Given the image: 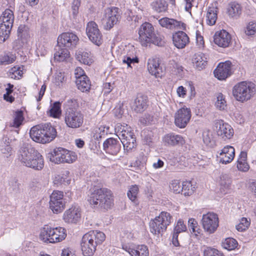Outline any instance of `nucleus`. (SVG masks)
<instances>
[{
  "label": "nucleus",
  "mask_w": 256,
  "mask_h": 256,
  "mask_svg": "<svg viewBox=\"0 0 256 256\" xmlns=\"http://www.w3.org/2000/svg\"><path fill=\"white\" fill-rule=\"evenodd\" d=\"M105 240L104 232L98 230H91L83 236L81 242V248L84 256H92L98 244Z\"/></svg>",
  "instance_id": "f257e3e1"
},
{
  "label": "nucleus",
  "mask_w": 256,
  "mask_h": 256,
  "mask_svg": "<svg viewBox=\"0 0 256 256\" xmlns=\"http://www.w3.org/2000/svg\"><path fill=\"white\" fill-rule=\"evenodd\" d=\"M90 204L94 208H110L114 204L112 191L106 188L95 190L88 199Z\"/></svg>",
  "instance_id": "f03ea898"
},
{
  "label": "nucleus",
  "mask_w": 256,
  "mask_h": 256,
  "mask_svg": "<svg viewBox=\"0 0 256 256\" xmlns=\"http://www.w3.org/2000/svg\"><path fill=\"white\" fill-rule=\"evenodd\" d=\"M30 135L34 141L46 144L56 137V131L50 124H46L33 126L30 130Z\"/></svg>",
  "instance_id": "7ed1b4c3"
},
{
  "label": "nucleus",
  "mask_w": 256,
  "mask_h": 256,
  "mask_svg": "<svg viewBox=\"0 0 256 256\" xmlns=\"http://www.w3.org/2000/svg\"><path fill=\"white\" fill-rule=\"evenodd\" d=\"M138 34L139 41L143 46H146L150 44L158 46L162 45V36L154 33V28L149 22H146L140 26L138 30Z\"/></svg>",
  "instance_id": "20e7f679"
},
{
  "label": "nucleus",
  "mask_w": 256,
  "mask_h": 256,
  "mask_svg": "<svg viewBox=\"0 0 256 256\" xmlns=\"http://www.w3.org/2000/svg\"><path fill=\"white\" fill-rule=\"evenodd\" d=\"M232 92L234 97L237 101L244 102L254 96L256 88L252 82L243 81L236 84L233 87Z\"/></svg>",
  "instance_id": "39448f33"
},
{
  "label": "nucleus",
  "mask_w": 256,
  "mask_h": 256,
  "mask_svg": "<svg viewBox=\"0 0 256 256\" xmlns=\"http://www.w3.org/2000/svg\"><path fill=\"white\" fill-rule=\"evenodd\" d=\"M66 236V230L62 227L52 228L45 225L40 234V239L46 243H56L64 240Z\"/></svg>",
  "instance_id": "423d86ee"
},
{
  "label": "nucleus",
  "mask_w": 256,
  "mask_h": 256,
  "mask_svg": "<svg viewBox=\"0 0 256 256\" xmlns=\"http://www.w3.org/2000/svg\"><path fill=\"white\" fill-rule=\"evenodd\" d=\"M172 216L170 213L162 212L158 216L150 221V232L158 236H162L166 231L168 226L172 223Z\"/></svg>",
  "instance_id": "0eeeda50"
},
{
  "label": "nucleus",
  "mask_w": 256,
  "mask_h": 256,
  "mask_svg": "<svg viewBox=\"0 0 256 256\" xmlns=\"http://www.w3.org/2000/svg\"><path fill=\"white\" fill-rule=\"evenodd\" d=\"M14 16L13 11L6 9L0 16V42H4L9 37L13 26Z\"/></svg>",
  "instance_id": "6e6552de"
},
{
  "label": "nucleus",
  "mask_w": 256,
  "mask_h": 256,
  "mask_svg": "<svg viewBox=\"0 0 256 256\" xmlns=\"http://www.w3.org/2000/svg\"><path fill=\"white\" fill-rule=\"evenodd\" d=\"M117 136L123 144L124 150L128 152L136 146V140L134 132L127 125L122 126L118 130Z\"/></svg>",
  "instance_id": "1a4fd4ad"
},
{
  "label": "nucleus",
  "mask_w": 256,
  "mask_h": 256,
  "mask_svg": "<svg viewBox=\"0 0 256 256\" xmlns=\"http://www.w3.org/2000/svg\"><path fill=\"white\" fill-rule=\"evenodd\" d=\"M84 121L82 114L77 110L68 108L64 113V122L66 126L72 128L80 127Z\"/></svg>",
  "instance_id": "9d476101"
},
{
  "label": "nucleus",
  "mask_w": 256,
  "mask_h": 256,
  "mask_svg": "<svg viewBox=\"0 0 256 256\" xmlns=\"http://www.w3.org/2000/svg\"><path fill=\"white\" fill-rule=\"evenodd\" d=\"M119 10L116 7L106 8L104 10V17L102 20L104 28L106 30H110L117 24L120 19Z\"/></svg>",
  "instance_id": "9b49d317"
},
{
  "label": "nucleus",
  "mask_w": 256,
  "mask_h": 256,
  "mask_svg": "<svg viewBox=\"0 0 256 256\" xmlns=\"http://www.w3.org/2000/svg\"><path fill=\"white\" fill-rule=\"evenodd\" d=\"M63 198V192L59 190H54L50 196V208L54 214L60 213L64 210L65 202Z\"/></svg>",
  "instance_id": "f8f14e48"
},
{
  "label": "nucleus",
  "mask_w": 256,
  "mask_h": 256,
  "mask_svg": "<svg viewBox=\"0 0 256 256\" xmlns=\"http://www.w3.org/2000/svg\"><path fill=\"white\" fill-rule=\"evenodd\" d=\"M218 215L214 212H208L203 214L202 219V224L204 230L211 234L214 233L218 226Z\"/></svg>",
  "instance_id": "ddd939ff"
},
{
  "label": "nucleus",
  "mask_w": 256,
  "mask_h": 256,
  "mask_svg": "<svg viewBox=\"0 0 256 256\" xmlns=\"http://www.w3.org/2000/svg\"><path fill=\"white\" fill-rule=\"evenodd\" d=\"M50 160H76L77 155L75 152L62 148H56L48 154Z\"/></svg>",
  "instance_id": "4468645a"
},
{
  "label": "nucleus",
  "mask_w": 256,
  "mask_h": 256,
  "mask_svg": "<svg viewBox=\"0 0 256 256\" xmlns=\"http://www.w3.org/2000/svg\"><path fill=\"white\" fill-rule=\"evenodd\" d=\"M86 33L90 40L94 44L100 46L102 42V36L97 24L92 21L88 23Z\"/></svg>",
  "instance_id": "2eb2a0df"
},
{
  "label": "nucleus",
  "mask_w": 256,
  "mask_h": 256,
  "mask_svg": "<svg viewBox=\"0 0 256 256\" xmlns=\"http://www.w3.org/2000/svg\"><path fill=\"white\" fill-rule=\"evenodd\" d=\"M192 116L190 110L186 106L180 108L174 114V124L180 128H184Z\"/></svg>",
  "instance_id": "dca6fc26"
},
{
  "label": "nucleus",
  "mask_w": 256,
  "mask_h": 256,
  "mask_svg": "<svg viewBox=\"0 0 256 256\" xmlns=\"http://www.w3.org/2000/svg\"><path fill=\"white\" fill-rule=\"evenodd\" d=\"M217 135L223 140L231 139L234 136V130L228 124L222 120H217L215 123Z\"/></svg>",
  "instance_id": "f3484780"
},
{
  "label": "nucleus",
  "mask_w": 256,
  "mask_h": 256,
  "mask_svg": "<svg viewBox=\"0 0 256 256\" xmlns=\"http://www.w3.org/2000/svg\"><path fill=\"white\" fill-rule=\"evenodd\" d=\"M79 41L78 36L72 32H64L58 36V43L64 47L73 48L76 46Z\"/></svg>",
  "instance_id": "a211bd4d"
},
{
  "label": "nucleus",
  "mask_w": 256,
  "mask_h": 256,
  "mask_svg": "<svg viewBox=\"0 0 256 256\" xmlns=\"http://www.w3.org/2000/svg\"><path fill=\"white\" fill-rule=\"evenodd\" d=\"M81 211L78 206H72L63 214V220L68 224H77L80 220Z\"/></svg>",
  "instance_id": "6ab92c4d"
},
{
  "label": "nucleus",
  "mask_w": 256,
  "mask_h": 256,
  "mask_svg": "<svg viewBox=\"0 0 256 256\" xmlns=\"http://www.w3.org/2000/svg\"><path fill=\"white\" fill-rule=\"evenodd\" d=\"M232 62L226 61L220 63L214 72V76L220 80H224L229 76L231 74Z\"/></svg>",
  "instance_id": "aec40b11"
},
{
  "label": "nucleus",
  "mask_w": 256,
  "mask_h": 256,
  "mask_svg": "<svg viewBox=\"0 0 256 256\" xmlns=\"http://www.w3.org/2000/svg\"><path fill=\"white\" fill-rule=\"evenodd\" d=\"M158 24L161 26L170 30L186 29V24L184 22L167 17L160 19Z\"/></svg>",
  "instance_id": "412c9836"
},
{
  "label": "nucleus",
  "mask_w": 256,
  "mask_h": 256,
  "mask_svg": "<svg viewBox=\"0 0 256 256\" xmlns=\"http://www.w3.org/2000/svg\"><path fill=\"white\" fill-rule=\"evenodd\" d=\"M231 39L230 34L224 30L216 32L214 36V43L222 48L228 46L231 42Z\"/></svg>",
  "instance_id": "4be33fe9"
},
{
  "label": "nucleus",
  "mask_w": 256,
  "mask_h": 256,
  "mask_svg": "<svg viewBox=\"0 0 256 256\" xmlns=\"http://www.w3.org/2000/svg\"><path fill=\"white\" fill-rule=\"evenodd\" d=\"M172 41L174 46L178 48H183L189 42V38L182 31H178L173 34Z\"/></svg>",
  "instance_id": "5701e85b"
},
{
  "label": "nucleus",
  "mask_w": 256,
  "mask_h": 256,
  "mask_svg": "<svg viewBox=\"0 0 256 256\" xmlns=\"http://www.w3.org/2000/svg\"><path fill=\"white\" fill-rule=\"evenodd\" d=\"M104 149L106 152L112 155L116 154L120 150L118 141L114 138H108L103 144Z\"/></svg>",
  "instance_id": "b1692460"
},
{
  "label": "nucleus",
  "mask_w": 256,
  "mask_h": 256,
  "mask_svg": "<svg viewBox=\"0 0 256 256\" xmlns=\"http://www.w3.org/2000/svg\"><path fill=\"white\" fill-rule=\"evenodd\" d=\"M18 38L16 43L19 44V48L24 46L30 40L29 28L24 24H20L18 30Z\"/></svg>",
  "instance_id": "393cba45"
},
{
  "label": "nucleus",
  "mask_w": 256,
  "mask_h": 256,
  "mask_svg": "<svg viewBox=\"0 0 256 256\" xmlns=\"http://www.w3.org/2000/svg\"><path fill=\"white\" fill-rule=\"evenodd\" d=\"M148 102V100L146 96L139 94L134 100L132 106V108L136 112H142L147 108Z\"/></svg>",
  "instance_id": "a878e982"
},
{
  "label": "nucleus",
  "mask_w": 256,
  "mask_h": 256,
  "mask_svg": "<svg viewBox=\"0 0 256 256\" xmlns=\"http://www.w3.org/2000/svg\"><path fill=\"white\" fill-rule=\"evenodd\" d=\"M63 46L58 44L55 48L56 52L54 54V59L58 62L66 60L70 57L69 51L66 48H62Z\"/></svg>",
  "instance_id": "bb28decb"
},
{
  "label": "nucleus",
  "mask_w": 256,
  "mask_h": 256,
  "mask_svg": "<svg viewBox=\"0 0 256 256\" xmlns=\"http://www.w3.org/2000/svg\"><path fill=\"white\" fill-rule=\"evenodd\" d=\"M162 140L168 146L182 144L184 141L182 136L174 134H168L165 135L163 137Z\"/></svg>",
  "instance_id": "cd10ccee"
},
{
  "label": "nucleus",
  "mask_w": 256,
  "mask_h": 256,
  "mask_svg": "<svg viewBox=\"0 0 256 256\" xmlns=\"http://www.w3.org/2000/svg\"><path fill=\"white\" fill-rule=\"evenodd\" d=\"M148 70L150 74L156 77H160L162 72L158 61L154 58L149 59L148 62Z\"/></svg>",
  "instance_id": "c85d7f7f"
},
{
  "label": "nucleus",
  "mask_w": 256,
  "mask_h": 256,
  "mask_svg": "<svg viewBox=\"0 0 256 256\" xmlns=\"http://www.w3.org/2000/svg\"><path fill=\"white\" fill-rule=\"evenodd\" d=\"M192 63L198 70L203 69L207 64L206 56L202 52L196 54L193 58Z\"/></svg>",
  "instance_id": "c756f323"
},
{
  "label": "nucleus",
  "mask_w": 256,
  "mask_h": 256,
  "mask_svg": "<svg viewBox=\"0 0 256 256\" xmlns=\"http://www.w3.org/2000/svg\"><path fill=\"white\" fill-rule=\"evenodd\" d=\"M232 180L230 176L226 174H222L220 177L219 184L220 190L224 194H226L230 190Z\"/></svg>",
  "instance_id": "7c9ffc66"
},
{
  "label": "nucleus",
  "mask_w": 256,
  "mask_h": 256,
  "mask_svg": "<svg viewBox=\"0 0 256 256\" xmlns=\"http://www.w3.org/2000/svg\"><path fill=\"white\" fill-rule=\"evenodd\" d=\"M76 84L78 88L83 92H88L90 89L91 82L88 76L76 80Z\"/></svg>",
  "instance_id": "2f4dec72"
},
{
  "label": "nucleus",
  "mask_w": 256,
  "mask_h": 256,
  "mask_svg": "<svg viewBox=\"0 0 256 256\" xmlns=\"http://www.w3.org/2000/svg\"><path fill=\"white\" fill-rule=\"evenodd\" d=\"M242 8L236 2H230L228 8V13L229 16L234 18H238L242 14Z\"/></svg>",
  "instance_id": "473e14b6"
},
{
  "label": "nucleus",
  "mask_w": 256,
  "mask_h": 256,
  "mask_svg": "<svg viewBox=\"0 0 256 256\" xmlns=\"http://www.w3.org/2000/svg\"><path fill=\"white\" fill-rule=\"evenodd\" d=\"M76 57L78 60L84 64L90 65L93 62L90 54L82 50H79L76 52Z\"/></svg>",
  "instance_id": "72a5a7b5"
},
{
  "label": "nucleus",
  "mask_w": 256,
  "mask_h": 256,
  "mask_svg": "<svg viewBox=\"0 0 256 256\" xmlns=\"http://www.w3.org/2000/svg\"><path fill=\"white\" fill-rule=\"evenodd\" d=\"M235 156V150L232 146H224L220 153V160H234Z\"/></svg>",
  "instance_id": "f704fd0d"
},
{
  "label": "nucleus",
  "mask_w": 256,
  "mask_h": 256,
  "mask_svg": "<svg viewBox=\"0 0 256 256\" xmlns=\"http://www.w3.org/2000/svg\"><path fill=\"white\" fill-rule=\"evenodd\" d=\"M30 152L26 148H22L19 151L18 160H41L43 159L42 156L37 151L34 150V155L35 158H29Z\"/></svg>",
  "instance_id": "c9c22d12"
},
{
  "label": "nucleus",
  "mask_w": 256,
  "mask_h": 256,
  "mask_svg": "<svg viewBox=\"0 0 256 256\" xmlns=\"http://www.w3.org/2000/svg\"><path fill=\"white\" fill-rule=\"evenodd\" d=\"M217 8L216 6H209L206 16V23L209 26H213L217 20Z\"/></svg>",
  "instance_id": "e433bc0d"
},
{
  "label": "nucleus",
  "mask_w": 256,
  "mask_h": 256,
  "mask_svg": "<svg viewBox=\"0 0 256 256\" xmlns=\"http://www.w3.org/2000/svg\"><path fill=\"white\" fill-rule=\"evenodd\" d=\"M132 256H149L148 246L144 244L138 245L130 252Z\"/></svg>",
  "instance_id": "4c0bfd02"
},
{
  "label": "nucleus",
  "mask_w": 256,
  "mask_h": 256,
  "mask_svg": "<svg viewBox=\"0 0 256 256\" xmlns=\"http://www.w3.org/2000/svg\"><path fill=\"white\" fill-rule=\"evenodd\" d=\"M124 64H126L128 68H132V65L138 62L139 60L137 56L130 54L124 56L122 60Z\"/></svg>",
  "instance_id": "58836bf2"
},
{
  "label": "nucleus",
  "mask_w": 256,
  "mask_h": 256,
  "mask_svg": "<svg viewBox=\"0 0 256 256\" xmlns=\"http://www.w3.org/2000/svg\"><path fill=\"white\" fill-rule=\"evenodd\" d=\"M217 109L222 110H224L226 106V102L225 100L224 96L222 93H218L216 95V100L214 104Z\"/></svg>",
  "instance_id": "ea45409f"
},
{
  "label": "nucleus",
  "mask_w": 256,
  "mask_h": 256,
  "mask_svg": "<svg viewBox=\"0 0 256 256\" xmlns=\"http://www.w3.org/2000/svg\"><path fill=\"white\" fill-rule=\"evenodd\" d=\"M24 166L35 170H41L44 166V161H22Z\"/></svg>",
  "instance_id": "a19ab883"
},
{
  "label": "nucleus",
  "mask_w": 256,
  "mask_h": 256,
  "mask_svg": "<svg viewBox=\"0 0 256 256\" xmlns=\"http://www.w3.org/2000/svg\"><path fill=\"white\" fill-rule=\"evenodd\" d=\"M61 112L60 103L58 102H54V104L51 106V108L48 112L49 116L54 118H59L61 114Z\"/></svg>",
  "instance_id": "79ce46f5"
},
{
  "label": "nucleus",
  "mask_w": 256,
  "mask_h": 256,
  "mask_svg": "<svg viewBox=\"0 0 256 256\" xmlns=\"http://www.w3.org/2000/svg\"><path fill=\"white\" fill-rule=\"evenodd\" d=\"M238 243L237 241L231 238H226L222 242V246L224 248L228 250H234L238 246Z\"/></svg>",
  "instance_id": "37998d69"
},
{
  "label": "nucleus",
  "mask_w": 256,
  "mask_h": 256,
  "mask_svg": "<svg viewBox=\"0 0 256 256\" xmlns=\"http://www.w3.org/2000/svg\"><path fill=\"white\" fill-rule=\"evenodd\" d=\"M181 188H182L181 192H183L185 196L192 195L194 190V187H192L191 182L188 181L182 182Z\"/></svg>",
  "instance_id": "c03bdc74"
},
{
  "label": "nucleus",
  "mask_w": 256,
  "mask_h": 256,
  "mask_svg": "<svg viewBox=\"0 0 256 256\" xmlns=\"http://www.w3.org/2000/svg\"><path fill=\"white\" fill-rule=\"evenodd\" d=\"M109 128L100 126L96 128L95 130V133L94 134V138L95 140H98L104 138L108 132Z\"/></svg>",
  "instance_id": "a18cd8bd"
},
{
  "label": "nucleus",
  "mask_w": 256,
  "mask_h": 256,
  "mask_svg": "<svg viewBox=\"0 0 256 256\" xmlns=\"http://www.w3.org/2000/svg\"><path fill=\"white\" fill-rule=\"evenodd\" d=\"M23 74L20 67L14 66L11 68L8 72V76L12 78L19 79Z\"/></svg>",
  "instance_id": "49530a36"
},
{
  "label": "nucleus",
  "mask_w": 256,
  "mask_h": 256,
  "mask_svg": "<svg viewBox=\"0 0 256 256\" xmlns=\"http://www.w3.org/2000/svg\"><path fill=\"white\" fill-rule=\"evenodd\" d=\"M138 192V187L136 185L132 186L127 192L128 198L132 202H135Z\"/></svg>",
  "instance_id": "de8ad7c7"
},
{
  "label": "nucleus",
  "mask_w": 256,
  "mask_h": 256,
  "mask_svg": "<svg viewBox=\"0 0 256 256\" xmlns=\"http://www.w3.org/2000/svg\"><path fill=\"white\" fill-rule=\"evenodd\" d=\"M204 256H224V254L217 249L210 247H206L204 250Z\"/></svg>",
  "instance_id": "09e8293b"
},
{
  "label": "nucleus",
  "mask_w": 256,
  "mask_h": 256,
  "mask_svg": "<svg viewBox=\"0 0 256 256\" xmlns=\"http://www.w3.org/2000/svg\"><path fill=\"white\" fill-rule=\"evenodd\" d=\"M24 120L22 111H18L15 114V116L12 126L15 128L19 127Z\"/></svg>",
  "instance_id": "8fccbe9b"
},
{
  "label": "nucleus",
  "mask_w": 256,
  "mask_h": 256,
  "mask_svg": "<svg viewBox=\"0 0 256 256\" xmlns=\"http://www.w3.org/2000/svg\"><path fill=\"white\" fill-rule=\"evenodd\" d=\"M16 58L12 55L4 54L0 56V65H7L12 63Z\"/></svg>",
  "instance_id": "3c124183"
},
{
  "label": "nucleus",
  "mask_w": 256,
  "mask_h": 256,
  "mask_svg": "<svg viewBox=\"0 0 256 256\" xmlns=\"http://www.w3.org/2000/svg\"><path fill=\"white\" fill-rule=\"evenodd\" d=\"M179 180H174L171 182L170 185V190L174 193L180 194L182 190Z\"/></svg>",
  "instance_id": "603ef678"
},
{
  "label": "nucleus",
  "mask_w": 256,
  "mask_h": 256,
  "mask_svg": "<svg viewBox=\"0 0 256 256\" xmlns=\"http://www.w3.org/2000/svg\"><path fill=\"white\" fill-rule=\"evenodd\" d=\"M250 224V222L248 221L246 218H242L240 222L236 226V229L239 232L246 230Z\"/></svg>",
  "instance_id": "864d4df0"
},
{
  "label": "nucleus",
  "mask_w": 256,
  "mask_h": 256,
  "mask_svg": "<svg viewBox=\"0 0 256 256\" xmlns=\"http://www.w3.org/2000/svg\"><path fill=\"white\" fill-rule=\"evenodd\" d=\"M245 33L248 36H252L256 33V22H250L246 28Z\"/></svg>",
  "instance_id": "5fc2aeb1"
},
{
  "label": "nucleus",
  "mask_w": 256,
  "mask_h": 256,
  "mask_svg": "<svg viewBox=\"0 0 256 256\" xmlns=\"http://www.w3.org/2000/svg\"><path fill=\"white\" fill-rule=\"evenodd\" d=\"M70 179H67V178L61 175L56 176L54 180V184L55 185H56L57 186L60 185L62 184H66V183L67 184H70Z\"/></svg>",
  "instance_id": "6e6d98bb"
},
{
  "label": "nucleus",
  "mask_w": 256,
  "mask_h": 256,
  "mask_svg": "<svg viewBox=\"0 0 256 256\" xmlns=\"http://www.w3.org/2000/svg\"><path fill=\"white\" fill-rule=\"evenodd\" d=\"M186 230V226L184 224V222L181 220H179L174 230V233L178 234L180 232H184Z\"/></svg>",
  "instance_id": "4d7b16f0"
},
{
  "label": "nucleus",
  "mask_w": 256,
  "mask_h": 256,
  "mask_svg": "<svg viewBox=\"0 0 256 256\" xmlns=\"http://www.w3.org/2000/svg\"><path fill=\"white\" fill-rule=\"evenodd\" d=\"M45 184L42 182V180L39 178H34L31 183L30 186L33 188L34 190H38L44 187Z\"/></svg>",
  "instance_id": "13d9d810"
},
{
  "label": "nucleus",
  "mask_w": 256,
  "mask_h": 256,
  "mask_svg": "<svg viewBox=\"0 0 256 256\" xmlns=\"http://www.w3.org/2000/svg\"><path fill=\"white\" fill-rule=\"evenodd\" d=\"M154 9L158 12H165L167 8V4L164 2H157L154 4Z\"/></svg>",
  "instance_id": "bf43d9fd"
},
{
  "label": "nucleus",
  "mask_w": 256,
  "mask_h": 256,
  "mask_svg": "<svg viewBox=\"0 0 256 256\" xmlns=\"http://www.w3.org/2000/svg\"><path fill=\"white\" fill-rule=\"evenodd\" d=\"M153 121L154 116L148 114H145L140 119V123L145 125L151 124Z\"/></svg>",
  "instance_id": "052dcab7"
},
{
  "label": "nucleus",
  "mask_w": 256,
  "mask_h": 256,
  "mask_svg": "<svg viewBox=\"0 0 256 256\" xmlns=\"http://www.w3.org/2000/svg\"><path fill=\"white\" fill-rule=\"evenodd\" d=\"M237 168L242 172H247L250 169V166L246 161H237Z\"/></svg>",
  "instance_id": "680f3d73"
},
{
  "label": "nucleus",
  "mask_w": 256,
  "mask_h": 256,
  "mask_svg": "<svg viewBox=\"0 0 256 256\" xmlns=\"http://www.w3.org/2000/svg\"><path fill=\"white\" fill-rule=\"evenodd\" d=\"M80 4L79 0H74L72 6V14L74 17H76L78 14Z\"/></svg>",
  "instance_id": "e2e57ef3"
},
{
  "label": "nucleus",
  "mask_w": 256,
  "mask_h": 256,
  "mask_svg": "<svg viewBox=\"0 0 256 256\" xmlns=\"http://www.w3.org/2000/svg\"><path fill=\"white\" fill-rule=\"evenodd\" d=\"M204 143L209 146H212V137L208 132H204L202 134Z\"/></svg>",
  "instance_id": "0e129e2a"
},
{
  "label": "nucleus",
  "mask_w": 256,
  "mask_h": 256,
  "mask_svg": "<svg viewBox=\"0 0 256 256\" xmlns=\"http://www.w3.org/2000/svg\"><path fill=\"white\" fill-rule=\"evenodd\" d=\"M2 153L4 154V158H8L12 155V148L8 145H6L2 146V148L1 149Z\"/></svg>",
  "instance_id": "69168bd1"
},
{
  "label": "nucleus",
  "mask_w": 256,
  "mask_h": 256,
  "mask_svg": "<svg viewBox=\"0 0 256 256\" xmlns=\"http://www.w3.org/2000/svg\"><path fill=\"white\" fill-rule=\"evenodd\" d=\"M74 76L76 80L79 79L81 77L87 76L85 74L84 70L80 67H77L74 70Z\"/></svg>",
  "instance_id": "338daca9"
},
{
  "label": "nucleus",
  "mask_w": 256,
  "mask_h": 256,
  "mask_svg": "<svg viewBox=\"0 0 256 256\" xmlns=\"http://www.w3.org/2000/svg\"><path fill=\"white\" fill-rule=\"evenodd\" d=\"M10 186L13 191L17 192L19 190L20 184L18 183L16 179L14 178L10 182Z\"/></svg>",
  "instance_id": "774afa93"
}]
</instances>
